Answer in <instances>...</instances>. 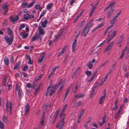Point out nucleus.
I'll return each mask as SVG.
<instances>
[{"mask_svg":"<svg viewBox=\"0 0 129 129\" xmlns=\"http://www.w3.org/2000/svg\"><path fill=\"white\" fill-rule=\"evenodd\" d=\"M93 20V19H92L90 20L89 22L86 26H88V27H90V28L92 27L93 25V24L92 22Z\"/></svg>","mask_w":129,"mask_h":129,"instance_id":"23","label":"nucleus"},{"mask_svg":"<svg viewBox=\"0 0 129 129\" xmlns=\"http://www.w3.org/2000/svg\"><path fill=\"white\" fill-rule=\"evenodd\" d=\"M30 109L29 106L28 104L26 105L25 107V114L27 115Z\"/></svg>","mask_w":129,"mask_h":129,"instance_id":"14","label":"nucleus"},{"mask_svg":"<svg viewBox=\"0 0 129 129\" xmlns=\"http://www.w3.org/2000/svg\"><path fill=\"white\" fill-rule=\"evenodd\" d=\"M22 74L24 78L28 77V75L27 73L24 72H23Z\"/></svg>","mask_w":129,"mask_h":129,"instance_id":"60","label":"nucleus"},{"mask_svg":"<svg viewBox=\"0 0 129 129\" xmlns=\"http://www.w3.org/2000/svg\"><path fill=\"white\" fill-rule=\"evenodd\" d=\"M53 4L52 3L48 4L46 6V9L48 10H50L52 9Z\"/></svg>","mask_w":129,"mask_h":129,"instance_id":"16","label":"nucleus"},{"mask_svg":"<svg viewBox=\"0 0 129 129\" xmlns=\"http://www.w3.org/2000/svg\"><path fill=\"white\" fill-rule=\"evenodd\" d=\"M7 22L6 19H5L4 21V22L3 23V26H5L7 25Z\"/></svg>","mask_w":129,"mask_h":129,"instance_id":"58","label":"nucleus"},{"mask_svg":"<svg viewBox=\"0 0 129 129\" xmlns=\"http://www.w3.org/2000/svg\"><path fill=\"white\" fill-rule=\"evenodd\" d=\"M121 13L120 12H119L118 13H117L115 15L113 18L116 19L117 17H118L119 16L120 14Z\"/></svg>","mask_w":129,"mask_h":129,"instance_id":"46","label":"nucleus"},{"mask_svg":"<svg viewBox=\"0 0 129 129\" xmlns=\"http://www.w3.org/2000/svg\"><path fill=\"white\" fill-rule=\"evenodd\" d=\"M64 82L63 81H62V80H60L59 81L58 84V85H59L60 84L61 85L59 89V92H60V91L62 89L64 86Z\"/></svg>","mask_w":129,"mask_h":129,"instance_id":"13","label":"nucleus"},{"mask_svg":"<svg viewBox=\"0 0 129 129\" xmlns=\"http://www.w3.org/2000/svg\"><path fill=\"white\" fill-rule=\"evenodd\" d=\"M124 34H122L119 37L117 41V44L121 43L123 42L124 40Z\"/></svg>","mask_w":129,"mask_h":129,"instance_id":"12","label":"nucleus"},{"mask_svg":"<svg viewBox=\"0 0 129 129\" xmlns=\"http://www.w3.org/2000/svg\"><path fill=\"white\" fill-rule=\"evenodd\" d=\"M21 91V90H18V96L19 98H21L22 96Z\"/></svg>","mask_w":129,"mask_h":129,"instance_id":"54","label":"nucleus"},{"mask_svg":"<svg viewBox=\"0 0 129 129\" xmlns=\"http://www.w3.org/2000/svg\"><path fill=\"white\" fill-rule=\"evenodd\" d=\"M103 25V22H102L101 24H99L98 26H96L95 28H94L93 30H95L99 28H100Z\"/></svg>","mask_w":129,"mask_h":129,"instance_id":"26","label":"nucleus"},{"mask_svg":"<svg viewBox=\"0 0 129 129\" xmlns=\"http://www.w3.org/2000/svg\"><path fill=\"white\" fill-rule=\"evenodd\" d=\"M123 69L125 71H126L127 70V68L126 64H125L123 65Z\"/></svg>","mask_w":129,"mask_h":129,"instance_id":"62","label":"nucleus"},{"mask_svg":"<svg viewBox=\"0 0 129 129\" xmlns=\"http://www.w3.org/2000/svg\"><path fill=\"white\" fill-rule=\"evenodd\" d=\"M113 12V10L111 9L109 12L108 13L107 16L108 17H109L112 14Z\"/></svg>","mask_w":129,"mask_h":129,"instance_id":"44","label":"nucleus"},{"mask_svg":"<svg viewBox=\"0 0 129 129\" xmlns=\"http://www.w3.org/2000/svg\"><path fill=\"white\" fill-rule=\"evenodd\" d=\"M66 47L67 46H65L62 49V50L57 55L58 56H60L64 53L65 51V49Z\"/></svg>","mask_w":129,"mask_h":129,"instance_id":"22","label":"nucleus"},{"mask_svg":"<svg viewBox=\"0 0 129 129\" xmlns=\"http://www.w3.org/2000/svg\"><path fill=\"white\" fill-rule=\"evenodd\" d=\"M77 40H75L74 41L72 45V52H73L74 51L75 48L76 46L77 43Z\"/></svg>","mask_w":129,"mask_h":129,"instance_id":"20","label":"nucleus"},{"mask_svg":"<svg viewBox=\"0 0 129 129\" xmlns=\"http://www.w3.org/2000/svg\"><path fill=\"white\" fill-rule=\"evenodd\" d=\"M44 56L45 54H43L40 56V58L38 60V62L39 63H41L43 61Z\"/></svg>","mask_w":129,"mask_h":129,"instance_id":"29","label":"nucleus"},{"mask_svg":"<svg viewBox=\"0 0 129 129\" xmlns=\"http://www.w3.org/2000/svg\"><path fill=\"white\" fill-rule=\"evenodd\" d=\"M14 37H10L9 38L8 36L5 37V39L7 43L9 45H11L13 41Z\"/></svg>","mask_w":129,"mask_h":129,"instance_id":"4","label":"nucleus"},{"mask_svg":"<svg viewBox=\"0 0 129 129\" xmlns=\"http://www.w3.org/2000/svg\"><path fill=\"white\" fill-rule=\"evenodd\" d=\"M121 111L118 110L117 112V113L114 116V118L115 119H117L118 117L121 115L120 113Z\"/></svg>","mask_w":129,"mask_h":129,"instance_id":"30","label":"nucleus"},{"mask_svg":"<svg viewBox=\"0 0 129 129\" xmlns=\"http://www.w3.org/2000/svg\"><path fill=\"white\" fill-rule=\"evenodd\" d=\"M86 21L85 20H84L82 21L81 23L79 24V29H80V28L82 27L83 26V25L84 23Z\"/></svg>","mask_w":129,"mask_h":129,"instance_id":"42","label":"nucleus"},{"mask_svg":"<svg viewBox=\"0 0 129 129\" xmlns=\"http://www.w3.org/2000/svg\"><path fill=\"white\" fill-rule=\"evenodd\" d=\"M85 109H83L82 111H81V112L80 113L79 115L78 116L81 117V116L82 115H83L84 112V111Z\"/></svg>","mask_w":129,"mask_h":129,"instance_id":"52","label":"nucleus"},{"mask_svg":"<svg viewBox=\"0 0 129 129\" xmlns=\"http://www.w3.org/2000/svg\"><path fill=\"white\" fill-rule=\"evenodd\" d=\"M106 115H104L103 116V117L102 118V122H103L105 123V122H106Z\"/></svg>","mask_w":129,"mask_h":129,"instance_id":"59","label":"nucleus"},{"mask_svg":"<svg viewBox=\"0 0 129 129\" xmlns=\"http://www.w3.org/2000/svg\"><path fill=\"white\" fill-rule=\"evenodd\" d=\"M28 33H26L24 34L22 32H21L20 33V36H22L23 39L26 38L28 37Z\"/></svg>","mask_w":129,"mask_h":129,"instance_id":"21","label":"nucleus"},{"mask_svg":"<svg viewBox=\"0 0 129 129\" xmlns=\"http://www.w3.org/2000/svg\"><path fill=\"white\" fill-rule=\"evenodd\" d=\"M95 91L94 89H92L90 91V98H91L92 96L93 95Z\"/></svg>","mask_w":129,"mask_h":129,"instance_id":"37","label":"nucleus"},{"mask_svg":"<svg viewBox=\"0 0 129 129\" xmlns=\"http://www.w3.org/2000/svg\"><path fill=\"white\" fill-rule=\"evenodd\" d=\"M103 25V22H102L101 24H99L98 26H96L95 28H94L93 30H95L99 28H100Z\"/></svg>","mask_w":129,"mask_h":129,"instance_id":"27","label":"nucleus"},{"mask_svg":"<svg viewBox=\"0 0 129 129\" xmlns=\"http://www.w3.org/2000/svg\"><path fill=\"white\" fill-rule=\"evenodd\" d=\"M110 37V38H109L107 41V44L109 43L111 41L113 38L112 37Z\"/></svg>","mask_w":129,"mask_h":129,"instance_id":"64","label":"nucleus"},{"mask_svg":"<svg viewBox=\"0 0 129 129\" xmlns=\"http://www.w3.org/2000/svg\"><path fill=\"white\" fill-rule=\"evenodd\" d=\"M6 78H5L3 81V85L4 86H6Z\"/></svg>","mask_w":129,"mask_h":129,"instance_id":"63","label":"nucleus"},{"mask_svg":"<svg viewBox=\"0 0 129 129\" xmlns=\"http://www.w3.org/2000/svg\"><path fill=\"white\" fill-rule=\"evenodd\" d=\"M25 27V25L23 24H22L19 27V31H21L22 29V28H24Z\"/></svg>","mask_w":129,"mask_h":129,"instance_id":"43","label":"nucleus"},{"mask_svg":"<svg viewBox=\"0 0 129 129\" xmlns=\"http://www.w3.org/2000/svg\"><path fill=\"white\" fill-rule=\"evenodd\" d=\"M47 22L48 21L47 20H45L43 22H41V26L42 27L45 28L46 27Z\"/></svg>","mask_w":129,"mask_h":129,"instance_id":"19","label":"nucleus"},{"mask_svg":"<svg viewBox=\"0 0 129 129\" xmlns=\"http://www.w3.org/2000/svg\"><path fill=\"white\" fill-rule=\"evenodd\" d=\"M90 27H88L87 26H85L83 29L82 35H83L84 37H85L88 34L90 29Z\"/></svg>","mask_w":129,"mask_h":129,"instance_id":"5","label":"nucleus"},{"mask_svg":"<svg viewBox=\"0 0 129 129\" xmlns=\"http://www.w3.org/2000/svg\"><path fill=\"white\" fill-rule=\"evenodd\" d=\"M106 95V93L105 92H104L103 94V95L100 98V102H99V104H101L103 102V100L104 99Z\"/></svg>","mask_w":129,"mask_h":129,"instance_id":"28","label":"nucleus"},{"mask_svg":"<svg viewBox=\"0 0 129 129\" xmlns=\"http://www.w3.org/2000/svg\"><path fill=\"white\" fill-rule=\"evenodd\" d=\"M85 74L89 76H90L91 75V73L90 71H86L85 72Z\"/></svg>","mask_w":129,"mask_h":129,"instance_id":"51","label":"nucleus"},{"mask_svg":"<svg viewBox=\"0 0 129 129\" xmlns=\"http://www.w3.org/2000/svg\"><path fill=\"white\" fill-rule=\"evenodd\" d=\"M114 43V42L113 41L109 44L108 46L107 47L106 49L104 50V53H105L107 51L110 50L111 49L112 47L113 46Z\"/></svg>","mask_w":129,"mask_h":129,"instance_id":"10","label":"nucleus"},{"mask_svg":"<svg viewBox=\"0 0 129 129\" xmlns=\"http://www.w3.org/2000/svg\"><path fill=\"white\" fill-rule=\"evenodd\" d=\"M2 120L3 122L7 123L8 122V117L5 115H4L2 118Z\"/></svg>","mask_w":129,"mask_h":129,"instance_id":"18","label":"nucleus"},{"mask_svg":"<svg viewBox=\"0 0 129 129\" xmlns=\"http://www.w3.org/2000/svg\"><path fill=\"white\" fill-rule=\"evenodd\" d=\"M116 20V19H115L113 17L110 22V24H113V26L114 25V24L115 22V20Z\"/></svg>","mask_w":129,"mask_h":129,"instance_id":"49","label":"nucleus"},{"mask_svg":"<svg viewBox=\"0 0 129 129\" xmlns=\"http://www.w3.org/2000/svg\"><path fill=\"white\" fill-rule=\"evenodd\" d=\"M109 75L108 73H107L105 75L103 79L102 80L104 81V82H105L107 80L108 78V76Z\"/></svg>","mask_w":129,"mask_h":129,"instance_id":"45","label":"nucleus"},{"mask_svg":"<svg viewBox=\"0 0 129 129\" xmlns=\"http://www.w3.org/2000/svg\"><path fill=\"white\" fill-rule=\"evenodd\" d=\"M28 3L27 2H24L22 3L21 5L24 7H25L27 6Z\"/></svg>","mask_w":129,"mask_h":129,"instance_id":"50","label":"nucleus"},{"mask_svg":"<svg viewBox=\"0 0 129 129\" xmlns=\"http://www.w3.org/2000/svg\"><path fill=\"white\" fill-rule=\"evenodd\" d=\"M9 19L12 22L14 23L17 21L19 20V17L18 15L15 16V17L11 16L10 17Z\"/></svg>","mask_w":129,"mask_h":129,"instance_id":"9","label":"nucleus"},{"mask_svg":"<svg viewBox=\"0 0 129 129\" xmlns=\"http://www.w3.org/2000/svg\"><path fill=\"white\" fill-rule=\"evenodd\" d=\"M61 35V34L59 33L57 34L55 36V37L53 39V41L54 42H55L57 41Z\"/></svg>","mask_w":129,"mask_h":129,"instance_id":"25","label":"nucleus"},{"mask_svg":"<svg viewBox=\"0 0 129 129\" xmlns=\"http://www.w3.org/2000/svg\"><path fill=\"white\" fill-rule=\"evenodd\" d=\"M125 50H124L122 51L121 54L119 57V59H121L124 56V55L125 52Z\"/></svg>","mask_w":129,"mask_h":129,"instance_id":"40","label":"nucleus"},{"mask_svg":"<svg viewBox=\"0 0 129 129\" xmlns=\"http://www.w3.org/2000/svg\"><path fill=\"white\" fill-rule=\"evenodd\" d=\"M35 8L36 10H38L39 9H40L41 11L42 10V7H40V6L38 4L36 5L35 6Z\"/></svg>","mask_w":129,"mask_h":129,"instance_id":"39","label":"nucleus"},{"mask_svg":"<svg viewBox=\"0 0 129 129\" xmlns=\"http://www.w3.org/2000/svg\"><path fill=\"white\" fill-rule=\"evenodd\" d=\"M64 118H63L61 121H59L58 124L56 126V127H58L60 125V127L59 129H62L63 127L64 124Z\"/></svg>","mask_w":129,"mask_h":129,"instance_id":"6","label":"nucleus"},{"mask_svg":"<svg viewBox=\"0 0 129 129\" xmlns=\"http://www.w3.org/2000/svg\"><path fill=\"white\" fill-rule=\"evenodd\" d=\"M58 67V66H55L53 67L52 70V71L54 73H55L56 69H57Z\"/></svg>","mask_w":129,"mask_h":129,"instance_id":"55","label":"nucleus"},{"mask_svg":"<svg viewBox=\"0 0 129 129\" xmlns=\"http://www.w3.org/2000/svg\"><path fill=\"white\" fill-rule=\"evenodd\" d=\"M59 111V109H58L56 111V113L54 116V118H57L58 114V113Z\"/></svg>","mask_w":129,"mask_h":129,"instance_id":"47","label":"nucleus"},{"mask_svg":"<svg viewBox=\"0 0 129 129\" xmlns=\"http://www.w3.org/2000/svg\"><path fill=\"white\" fill-rule=\"evenodd\" d=\"M4 62L6 65L8 66L9 64V60L8 58L7 57H5L4 59Z\"/></svg>","mask_w":129,"mask_h":129,"instance_id":"24","label":"nucleus"},{"mask_svg":"<svg viewBox=\"0 0 129 129\" xmlns=\"http://www.w3.org/2000/svg\"><path fill=\"white\" fill-rule=\"evenodd\" d=\"M9 6V5L7 3H6L3 5L2 7V8L3 9L5 10Z\"/></svg>","mask_w":129,"mask_h":129,"instance_id":"33","label":"nucleus"},{"mask_svg":"<svg viewBox=\"0 0 129 129\" xmlns=\"http://www.w3.org/2000/svg\"><path fill=\"white\" fill-rule=\"evenodd\" d=\"M8 34L9 36H11L10 37H14L13 35V32L12 29L9 27H8L7 28Z\"/></svg>","mask_w":129,"mask_h":129,"instance_id":"17","label":"nucleus"},{"mask_svg":"<svg viewBox=\"0 0 129 129\" xmlns=\"http://www.w3.org/2000/svg\"><path fill=\"white\" fill-rule=\"evenodd\" d=\"M64 111L62 110V111H61V113H60V118H61L62 117H62L64 116Z\"/></svg>","mask_w":129,"mask_h":129,"instance_id":"56","label":"nucleus"},{"mask_svg":"<svg viewBox=\"0 0 129 129\" xmlns=\"http://www.w3.org/2000/svg\"><path fill=\"white\" fill-rule=\"evenodd\" d=\"M47 10H43L41 12V14L40 15V17H42L47 12Z\"/></svg>","mask_w":129,"mask_h":129,"instance_id":"41","label":"nucleus"},{"mask_svg":"<svg viewBox=\"0 0 129 129\" xmlns=\"http://www.w3.org/2000/svg\"><path fill=\"white\" fill-rule=\"evenodd\" d=\"M40 39L41 40L42 38L40 35L38 34L37 36H34L32 38L31 41H34L38 39Z\"/></svg>","mask_w":129,"mask_h":129,"instance_id":"11","label":"nucleus"},{"mask_svg":"<svg viewBox=\"0 0 129 129\" xmlns=\"http://www.w3.org/2000/svg\"><path fill=\"white\" fill-rule=\"evenodd\" d=\"M34 17V16L32 14L30 15L28 14H26L24 15L23 19L24 20L27 21L29 19H32Z\"/></svg>","mask_w":129,"mask_h":129,"instance_id":"8","label":"nucleus"},{"mask_svg":"<svg viewBox=\"0 0 129 129\" xmlns=\"http://www.w3.org/2000/svg\"><path fill=\"white\" fill-rule=\"evenodd\" d=\"M107 61H105L102 64H101L99 65V67L100 68H101L102 67H103L107 63Z\"/></svg>","mask_w":129,"mask_h":129,"instance_id":"57","label":"nucleus"},{"mask_svg":"<svg viewBox=\"0 0 129 129\" xmlns=\"http://www.w3.org/2000/svg\"><path fill=\"white\" fill-rule=\"evenodd\" d=\"M39 80V79H37L34 82V83L33 86H32V88L33 89H34L35 87L36 86L37 84H38V81Z\"/></svg>","mask_w":129,"mask_h":129,"instance_id":"32","label":"nucleus"},{"mask_svg":"<svg viewBox=\"0 0 129 129\" xmlns=\"http://www.w3.org/2000/svg\"><path fill=\"white\" fill-rule=\"evenodd\" d=\"M38 29L39 30V33L40 35H43L45 33V31L42 28L41 26H39L38 27Z\"/></svg>","mask_w":129,"mask_h":129,"instance_id":"15","label":"nucleus"},{"mask_svg":"<svg viewBox=\"0 0 129 129\" xmlns=\"http://www.w3.org/2000/svg\"><path fill=\"white\" fill-rule=\"evenodd\" d=\"M117 33V31L113 29L108 32V37H111L113 38L116 36Z\"/></svg>","mask_w":129,"mask_h":129,"instance_id":"3","label":"nucleus"},{"mask_svg":"<svg viewBox=\"0 0 129 129\" xmlns=\"http://www.w3.org/2000/svg\"><path fill=\"white\" fill-rule=\"evenodd\" d=\"M6 112L9 111L10 115L12 114V109L13 107L12 102L9 100H7L6 103Z\"/></svg>","mask_w":129,"mask_h":129,"instance_id":"1","label":"nucleus"},{"mask_svg":"<svg viewBox=\"0 0 129 129\" xmlns=\"http://www.w3.org/2000/svg\"><path fill=\"white\" fill-rule=\"evenodd\" d=\"M35 3V1H33L31 2L28 4L27 6L26 7L27 8H30L32 7L34 4Z\"/></svg>","mask_w":129,"mask_h":129,"instance_id":"36","label":"nucleus"},{"mask_svg":"<svg viewBox=\"0 0 129 129\" xmlns=\"http://www.w3.org/2000/svg\"><path fill=\"white\" fill-rule=\"evenodd\" d=\"M20 61L18 62L14 65L13 68L14 70L18 69L20 65Z\"/></svg>","mask_w":129,"mask_h":129,"instance_id":"31","label":"nucleus"},{"mask_svg":"<svg viewBox=\"0 0 129 129\" xmlns=\"http://www.w3.org/2000/svg\"><path fill=\"white\" fill-rule=\"evenodd\" d=\"M64 118H63L61 121H59L58 124L56 126V127H58L60 125V127L59 129H62L63 127L64 124Z\"/></svg>","mask_w":129,"mask_h":129,"instance_id":"7","label":"nucleus"},{"mask_svg":"<svg viewBox=\"0 0 129 129\" xmlns=\"http://www.w3.org/2000/svg\"><path fill=\"white\" fill-rule=\"evenodd\" d=\"M10 62L11 63H14V57L13 56H12L10 58Z\"/></svg>","mask_w":129,"mask_h":129,"instance_id":"61","label":"nucleus"},{"mask_svg":"<svg viewBox=\"0 0 129 129\" xmlns=\"http://www.w3.org/2000/svg\"><path fill=\"white\" fill-rule=\"evenodd\" d=\"M56 90L55 86H53L51 87L49 86L47 89L46 92H49L50 95L51 96L56 91Z\"/></svg>","mask_w":129,"mask_h":129,"instance_id":"2","label":"nucleus"},{"mask_svg":"<svg viewBox=\"0 0 129 129\" xmlns=\"http://www.w3.org/2000/svg\"><path fill=\"white\" fill-rule=\"evenodd\" d=\"M28 66L26 65H25V66H24L23 67V68L22 69V70L23 71H26V70H27V69H28Z\"/></svg>","mask_w":129,"mask_h":129,"instance_id":"53","label":"nucleus"},{"mask_svg":"<svg viewBox=\"0 0 129 129\" xmlns=\"http://www.w3.org/2000/svg\"><path fill=\"white\" fill-rule=\"evenodd\" d=\"M87 66L88 68L90 69H91L93 67V64L92 62H88V64H87Z\"/></svg>","mask_w":129,"mask_h":129,"instance_id":"35","label":"nucleus"},{"mask_svg":"<svg viewBox=\"0 0 129 129\" xmlns=\"http://www.w3.org/2000/svg\"><path fill=\"white\" fill-rule=\"evenodd\" d=\"M84 96V95L83 94H78L76 95L75 96V98H78L83 97Z\"/></svg>","mask_w":129,"mask_h":129,"instance_id":"38","label":"nucleus"},{"mask_svg":"<svg viewBox=\"0 0 129 129\" xmlns=\"http://www.w3.org/2000/svg\"><path fill=\"white\" fill-rule=\"evenodd\" d=\"M70 91V89H69L65 93V95L64 98V100H65L66 99L67 96L68 94Z\"/></svg>","mask_w":129,"mask_h":129,"instance_id":"34","label":"nucleus"},{"mask_svg":"<svg viewBox=\"0 0 129 129\" xmlns=\"http://www.w3.org/2000/svg\"><path fill=\"white\" fill-rule=\"evenodd\" d=\"M0 128L1 129H4V125L3 123L0 121Z\"/></svg>","mask_w":129,"mask_h":129,"instance_id":"48","label":"nucleus"}]
</instances>
